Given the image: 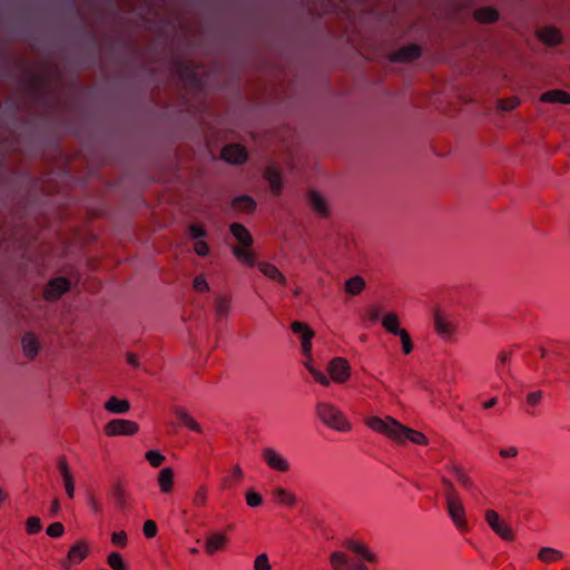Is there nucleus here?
Segmentation results:
<instances>
[{"mask_svg": "<svg viewBox=\"0 0 570 570\" xmlns=\"http://www.w3.org/2000/svg\"><path fill=\"white\" fill-rule=\"evenodd\" d=\"M366 425L397 443H403L406 440L420 445H426L429 443L428 438L423 433L401 424L391 416H386L385 419L371 416L366 420Z\"/></svg>", "mask_w": 570, "mask_h": 570, "instance_id": "nucleus-1", "label": "nucleus"}, {"mask_svg": "<svg viewBox=\"0 0 570 570\" xmlns=\"http://www.w3.org/2000/svg\"><path fill=\"white\" fill-rule=\"evenodd\" d=\"M232 235L237 239L242 247H234L233 254L234 256L243 264L248 266L255 265V258L252 252L248 248L253 245V237L248 229L239 224L233 223L229 227Z\"/></svg>", "mask_w": 570, "mask_h": 570, "instance_id": "nucleus-2", "label": "nucleus"}, {"mask_svg": "<svg viewBox=\"0 0 570 570\" xmlns=\"http://www.w3.org/2000/svg\"><path fill=\"white\" fill-rule=\"evenodd\" d=\"M316 414L318 419L331 429L340 432H347L351 430V424L345 415L337 407L330 403H317Z\"/></svg>", "mask_w": 570, "mask_h": 570, "instance_id": "nucleus-3", "label": "nucleus"}, {"mask_svg": "<svg viewBox=\"0 0 570 570\" xmlns=\"http://www.w3.org/2000/svg\"><path fill=\"white\" fill-rule=\"evenodd\" d=\"M139 426L136 422L125 419H114L105 425V432L109 436L126 435L130 436L137 433Z\"/></svg>", "mask_w": 570, "mask_h": 570, "instance_id": "nucleus-4", "label": "nucleus"}, {"mask_svg": "<svg viewBox=\"0 0 570 570\" xmlns=\"http://www.w3.org/2000/svg\"><path fill=\"white\" fill-rule=\"evenodd\" d=\"M446 510L452 522L461 532L469 531L468 522L465 519V509L461 499H450L446 501Z\"/></svg>", "mask_w": 570, "mask_h": 570, "instance_id": "nucleus-5", "label": "nucleus"}, {"mask_svg": "<svg viewBox=\"0 0 570 570\" xmlns=\"http://www.w3.org/2000/svg\"><path fill=\"white\" fill-rule=\"evenodd\" d=\"M485 520L489 527L495 532L501 539L505 541H511L514 538L513 531L507 524H504L499 514L494 510L485 511Z\"/></svg>", "mask_w": 570, "mask_h": 570, "instance_id": "nucleus-6", "label": "nucleus"}, {"mask_svg": "<svg viewBox=\"0 0 570 570\" xmlns=\"http://www.w3.org/2000/svg\"><path fill=\"white\" fill-rule=\"evenodd\" d=\"M262 456L266 464L275 471L287 472L289 470V462L287 459L273 448L263 449Z\"/></svg>", "mask_w": 570, "mask_h": 570, "instance_id": "nucleus-7", "label": "nucleus"}, {"mask_svg": "<svg viewBox=\"0 0 570 570\" xmlns=\"http://www.w3.org/2000/svg\"><path fill=\"white\" fill-rule=\"evenodd\" d=\"M328 373L335 382H345L350 376V365L345 358L335 357L328 364Z\"/></svg>", "mask_w": 570, "mask_h": 570, "instance_id": "nucleus-8", "label": "nucleus"}, {"mask_svg": "<svg viewBox=\"0 0 570 570\" xmlns=\"http://www.w3.org/2000/svg\"><path fill=\"white\" fill-rule=\"evenodd\" d=\"M70 288V283L65 277H56L51 279L45 291V297L48 301H56Z\"/></svg>", "mask_w": 570, "mask_h": 570, "instance_id": "nucleus-9", "label": "nucleus"}, {"mask_svg": "<svg viewBox=\"0 0 570 570\" xmlns=\"http://www.w3.org/2000/svg\"><path fill=\"white\" fill-rule=\"evenodd\" d=\"M222 157L229 164L240 165L246 161L247 151L238 144H230L223 148Z\"/></svg>", "mask_w": 570, "mask_h": 570, "instance_id": "nucleus-10", "label": "nucleus"}, {"mask_svg": "<svg viewBox=\"0 0 570 570\" xmlns=\"http://www.w3.org/2000/svg\"><path fill=\"white\" fill-rule=\"evenodd\" d=\"M434 327L444 341L451 340L456 330L455 325L439 312L434 315Z\"/></svg>", "mask_w": 570, "mask_h": 570, "instance_id": "nucleus-11", "label": "nucleus"}, {"mask_svg": "<svg viewBox=\"0 0 570 570\" xmlns=\"http://www.w3.org/2000/svg\"><path fill=\"white\" fill-rule=\"evenodd\" d=\"M421 48L417 45H409L400 48L393 53V60L397 62H410L421 57Z\"/></svg>", "mask_w": 570, "mask_h": 570, "instance_id": "nucleus-12", "label": "nucleus"}, {"mask_svg": "<svg viewBox=\"0 0 570 570\" xmlns=\"http://www.w3.org/2000/svg\"><path fill=\"white\" fill-rule=\"evenodd\" d=\"M87 557V546L83 542H77L68 552L67 559L62 562L65 568H70L71 564L81 562Z\"/></svg>", "mask_w": 570, "mask_h": 570, "instance_id": "nucleus-13", "label": "nucleus"}, {"mask_svg": "<svg viewBox=\"0 0 570 570\" xmlns=\"http://www.w3.org/2000/svg\"><path fill=\"white\" fill-rule=\"evenodd\" d=\"M264 177L268 181L272 193L274 195H279L283 189L281 171L274 166H268L265 170Z\"/></svg>", "mask_w": 570, "mask_h": 570, "instance_id": "nucleus-14", "label": "nucleus"}, {"mask_svg": "<svg viewBox=\"0 0 570 570\" xmlns=\"http://www.w3.org/2000/svg\"><path fill=\"white\" fill-rule=\"evenodd\" d=\"M307 198L309 206L317 215L321 217H326L328 215L327 204L318 193L315 190H309Z\"/></svg>", "mask_w": 570, "mask_h": 570, "instance_id": "nucleus-15", "label": "nucleus"}, {"mask_svg": "<svg viewBox=\"0 0 570 570\" xmlns=\"http://www.w3.org/2000/svg\"><path fill=\"white\" fill-rule=\"evenodd\" d=\"M22 351L27 357L33 358L39 352V341L32 333H26L21 340Z\"/></svg>", "mask_w": 570, "mask_h": 570, "instance_id": "nucleus-16", "label": "nucleus"}, {"mask_svg": "<svg viewBox=\"0 0 570 570\" xmlns=\"http://www.w3.org/2000/svg\"><path fill=\"white\" fill-rule=\"evenodd\" d=\"M541 101L568 105L570 104V94L560 89L549 90L542 94Z\"/></svg>", "mask_w": 570, "mask_h": 570, "instance_id": "nucleus-17", "label": "nucleus"}, {"mask_svg": "<svg viewBox=\"0 0 570 570\" xmlns=\"http://www.w3.org/2000/svg\"><path fill=\"white\" fill-rule=\"evenodd\" d=\"M105 409L115 414L127 413L130 409V404L127 400H121L116 396H111L106 403Z\"/></svg>", "mask_w": 570, "mask_h": 570, "instance_id": "nucleus-18", "label": "nucleus"}, {"mask_svg": "<svg viewBox=\"0 0 570 570\" xmlns=\"http://www.w3.org/2000/svg\"><path fill=\"white\" fill-rule=\"evenodd\" d=\"M227 537L223 533H214L209 535L205 543V549L208 554H214L216 551L224 548Z\"/></svg>", "mask_w": 570, "mask_h": 570, "instance_id": "nucleus-19", "label": "nucleus"}, {"mask_svg": "<svg viewBox=\"0 0 570 570\" xmlns=\"http://www.w3.org/2000/svg\"><path fill=\"white\" fill-rule=\"evenodd\" d=\"M344 546L350 551H352V552L363 557L364 560H366L368 562H374L375 561V556L372 552H370L366 549V547L363 546L362 543L348 540V541L345 542Z\"/></svg>", "mask_w": 570, "mask_h": 570, "instance_id": "nucleus-20", "label": "nucleus"}, {"mask_svg": "<svg viewBox=\"0 0 570 570\" xmlns=\"http://www.w3.org/2000/svg\"><path fill=\"white\" fill-rule=\"evenodd\" d=\"M538 558L542 562L552 563L563 558V553L551 547H543L538 552Z\"/></svg>", "mask_w": 570, "mask_h": 570, "instance_id": "nucleus-21", "label": "nucleus"}, {"mask_svg": "<svg viewBox=\"0 0 570 570\" xmlns=\"http://www.w3.org/2000/svg\"><path fill=\"white\" fill-rule=\"evenodd\" d=\"M539 38L549 46H556L561 41L560 32L551 27H544L539 32Z\"/></svg>", "mask_w": 570, "mask_h": 570, "instance_id": "nucleus-22", "label": "nucleus"}, {"mask_svg": "<svg viewBox=\"0 0 570 570\" xmlns=\"http://www.w3.org/2000/svg\"><path fill=\"white\" fill-rule=\"evenodd\" d=\"M174 482V471L171 468H165L159 472L158 484L161 492L167 493L171 490Z\"/></svg>", "mask_w": 570, "mask_h": 570, "instance_id": "nucleus-23", "label": "nucleus"}, {"mask_svg": "<svg viewBox=\"0 0 570 570\" xmlns=\"http://www.w3.org/2000/svg\"><path fill=\"white\" fill-rule=\"evenodd\" d=\"M344 287L346 293L351 295H358L365 288V281L363 277L356 275L345 281Z\"/></svg>", "mask_w": 570, "mask_h": 570, "instance_id": "nucleus-24", "label": "nucleus"}, {"mask_svg": "<svg viewBox=\"0 0 570 570\" xmlns=\"http://www.w3.org/2000/svg\"><path fill=\"white\" fill-rule=\"evenodd\" d=\"M382 325L384 326V328L393 334V335H399V333L401 331H404V328H401L400 327V322H399V317L395 313H389L386 314L383 318H382Z\"/></svg>", "mask_w": 570, "mask_h": 570, "instance_id": "nucleus-25", "label": "nucleus"}, {"mask_svg": "<svg viewBox=\"0 0 570 570\" xmlns=\"http://www.w3.org/2000/svg\"><path fill=\"white\" fill-rule=\"evenodd\" d=\"M233 207L242 212L252 213L256 208V203L250 196L243 195L234 198Z\"/></svg>", "mask_w": 570, "mask_h": 570, "instance_id": "nucleus-26", "label": "nucleus"}, {"mask_svg": "<svg viewBox=\"0 0 570 570\" xmlns=\"http://www.w3.org/2000/svg\"><path fill=\"white\" fill-rule=\"evenodd\" d=\"M259 271L268 278L279 282L281 284L286 283L285 276L278 271L276 266L269 263H263L259 265Z\"/></svg>", "mask_w": 570, "mask_h": 570, "instance_id": "nucleus-27", "label": "nucleus"}, {"mask_svg": "<svg viewBox=\"0 0 570 570\" xmlns=\"http://www.w3.org/2000/svg\"><path fill=\"white\" fill-rule=\"evenodd\" d=\"M474 18L480 22L490 23L498 20L499 13L493 8H480L475 10Z\"/></svg>", "mask_w": 570, "mask_h": 570, "instance_id": "nucleus-28", "label": "nucleus"}, {"mask_svg": "<svg viewBox=\"0 0 570 570\" xmlns=\"http://www.w3.org/2000/svg\"><path fill=\"white\" fill-rule=\"evenodd\" d=\"M509 364H510V354L504 351L500 352L498 355V363H497L495 370L501 380H504L505 373L511 375Z\"/></svg>", "mask_w": 570, "mask_h": 570, "instance_id": "nucleus-29", "label": "nucleus"}, {"mask_svg": "<svg viewBox=\"0 0 570 570\" xmlns=\"http://www.w3.org/2000/svg\"><path fill=\"white\" fill-rule=\"evenodd\" d=\"M274 498L277 502L289 505V507H292L296 503V497L292 493H288L283 488H277L274 490Z\"/></svg>", "mask_w": 570, "mask_h": 570, "instance_id": "nucleus-30", "label": "nucleus"}, {"mask_svg": "<svg viewBox=\"0 0 570 570\" xmlns=\"http://www.w3.org/2000/svg\"><path fill=\"white\" fill-rule=\"evenodd\" d=\"M330 562L334 570H345L348 559L345 553L335 551L331 554Z\"/></svg>", "mask_w": 570, "mask_h": 570, "instance_id": "nucleus-31", "label": "nucleus"}, {"mask_svg": "<svg viewBox=\"0 0 570 570\" xmlns=\"http://www.w3.org/2000/svg\"><path fill=\"white\" fill-rule=\"evenodd\" d=\"M451 470L453 471L456 480L461 483L462 487H464L468 491L474 490V483L462 469L453 466Z\"/></svg>", "mask_w": 570, "mask_h": 570, "instance_id": "nucleus-32", "label": "nucleus"}, {"mask_svg": "<svg viewBox=\"0 0 570 570\" xmlns=\"http://www.w3.org/2000/svg\"><path fill=\"white\" fill-rule=\"evenodd\" d=\"M229 312V298L219 296L215 302V313L218 318L225 317Z\"/></svg>", "mask_w": 570, "mask_h": 570, "instance_id": "nucleus-33", "label": "nucleus"}, {"mask_svg": "<svg viewBox=\"0 0 570 570\" xmlns=\"http://www.w3.org/2000/svg\"><path fill=\"white\" fill-rule=\"evenodd\" d=\"M107 563L114 570H128L126 562L118 552H111L107 558Z\"/></svg>", "mask_w": 570, "mask_h": 570, "instance_id": "nucleus-34", "label": "nucleus"}, {"mask_svg": "<svg viewBox=\"0 0 570 570\" xmlns=\"http://www.w3.org/2000/svg\"><path fill=\"white\" fill-rule=\"evenodd\" d=\"M146 460L150 463L151 466L158 468L165 461V456L156 450H149L145 454Z\"/></svg>", "mask_w": 570, "mask_h": 570, "instance_id": "nucleus-35", "label": "nucleus"}, {"mask_svg": "<svg viewBox=\"0 0 570 570\" xmlns=\"http://www.w3.org/2000/svg\"><path fill=\"white\" fill-rule=\"evenodd\" d=\"M26 527H27V532L29 534H36L41 530L42 523H41L40 518L30 517L26 522Z\"/></svg>", "mask_w": 570, "mask_h": 570, "instance_id": "nucleus-36", "label": "nucleus"}, {"mask_svg": "<svg viewBox=\"0 0 570 570\" xmlns=\"http://www.w3.org/2000/svg\"><path fill=\"white\" fill-rule=\"evenodd\" d=\"M401 342H402V351L404 354H410L413 351V343L410 334L404 330L399 333Z\"/></svg>", "mask_w": 570, "mask_h": 570, "instance_id": "nucleus-37", "label": "nucleus"}, {"mask_svg": "<svg viewBox=\"0 0 570 570\" xmlns=\"http://www.w3.org/2000/svg\"><path fill=\"white\" fill-rule=\"evenodd\" d=\"M314 336V333H305V336L302 337L301 345H302V352L305 356L311 358L312 354V338Z\"/></svg>", "mask_w": 570, "mask_h": 570, "instance_id": "nucleus-38", "label": "nucleus"}, {"mask_svg": "<svg viewBox=\"0 0 570 570\" xmlns=\"http://www.w3.org/2000/svg\"><path fill=\"white\" fill-rule=\"evenodd\" d=\"M58 468L63 479V483H67L68 481H73L72 474L69 470L66 459L62 458L59 460Z\"/></svg>", "mask_w": 570, "mask_h": 570, "instance_id": "nucleus-39", "label": "nucleus"}, {"mask_svg": "<svg viewBox=\"0 0 570 570\" xmlns=\"http://www.w3.org/2000/svg\"><path fill=\"white\" fill-rule=\"evenodd\" d=\"M58 468L63 479V483H67L68 481H73L72 474L69 470L66 459L62 458L59 460Z\"/></svg>", "mask_w": 570, "mask_h": 570, "instance_id": "nucleus-40", "label": "nucleus"}, {"mask_svg": "<svg viewBox=\"0 0 570 570\" xmlns=\"http://www.w3.org/2000/svg\"><path fill=\"white\" fill-rule=\"evenodd\" d=\"M58 468L63 479V483H67L68 481H73L72 474L69 470L66 459L62 458L59 460Z\"/></svg>", "mask_w": 570, "mask_h": 570, "instance_id": "nucleus-41", "label": "nucleus"}, {"mask_svg": "<svg viewBox=\"0 0 570 570\" xmlns=\"http://www.w3.org/2000/svg\"><path fill=\"white\" fill-rule=\"evenodd\" d=\"M63 531L65 527L61 522H53L46 530L47 534L52 538L61 537L63 534Z\"/></svg>", "mask_w": 570, "mask_h": 570, "instance_id": "nucleus-42", "label": "nucleus"}, {"mask_svg": "<svg viewBox=\"0 0 570 570\" xmlns=\"http://www.w3.org/2000/svg\"><path fill=\"white\" fill-rule=\"evenodd\" d=\"M291 328L295 334L299 335L301 338L305 336V333H314L305 323L297 321L292 323Z\"/></svg>", "mask_w": 570, "mask_h": 570, "instance_id": "nucleus-43", "label": "nucleus"}, {"mask_svg": "<svg viewBox=\"0 0 570 570\" xmlns=\"http://www.w3.org/2000/svg\"><path fill=\"white\" fill-rule=\"evenodd\" d=\"M519 104H520L519 98L511 97L507 100H500L499 108L503 111H510V110H513L514 108H517L519 106Z\"/></svg>", "mask_w": 570, "mask_h": 570, "instance_id": "nucleus-44", "label": "nucleus"}, {"mask_svg": "<svg viewBox=\"0 0 570 570\" xmlns=\"http://www.w3.org/2000/svg\"><path fill=\"white\" fill-rule=\"evenodd\" d=\"M254 569L255 570H271V564H269L267 554L262 553L258 557H256L255 562H254Z\"/></svg>", "mask_w": 570, "mask_h": 570, "instance_id": "nucleus-45", "label": "nucleus"}, {"mask_svg": "<svg viewBox=\"0 0 570 570\" xmlns=\"http://www.w3.org/2000/svg\"><path fill=\"white\" fill-rule=\"evenodd\" d=\"M263 502V499H262V495L257 492H254V491H248L246 493V503L252 507V508H256L258 505H261Z\"/></svg>", "mask_w": 570, "mask_h": 570, "instance_id": "nucleus-46", "label": "nucleus"}, {"mask_svg": "<svg viewBox=\"0 0 570 570\" xmlns=\"http://www.w3.org/2000/svg\"><path fill=\"white\" fill-rule=\"evenodd\" d=\"M142 531H144V534L146 538H148V539L154 538L158 531L156 522L153 520H147L144 523Z\"/></svg>", "mask_w": 570, "mask_h": 570, "instance_id": "nucleus-47", "label": "nucleus"}, {"mask_svg": "<svg viewBox=\"0 0 570 570\" xmlns=\"http://www.w3.org/2000/svg\"><path fill=\"white\" fill-rule=\"evenodd\" d=\"M206 501H207V491H206V488L205 487H200L194 499H193V502L195 505H198V507H204L206 504Z\"/></svg>", "mask_w": 570, "mask_h": 570, "instance_id": "nucleus-48", "label": "nucleus"}, {"mask_svg": "<svg viewBox=\"0 0 570 570\" xmlns=\"http://www.w3.org/2000/svg\"><path fill=\"white\" fill-rule=\"evenodd\" d=\"M442 483L443 485L445 487V498H446V501L450 500V499H460L458 492L455 491L452 482L445 478L442 479Z\"/></svg>", "mask_w": 570, "mask_h": 570, "instance_id": "nucleus-49", "label": "nucleus"}, {"mask_svg": "<svg viewBox=\"0 0 570 570\" xmlns=\"http://www.w3.org/2000/svg\"><path fill=\"white\" fill-rule=\"evenodd\" d=\"M194 288L197 291V292H207L209 291V285L207 283V281L205 279V277L203 275H198L195 277L194 279Z\"/></svg>", "mask_w": 570, "mask_h": 570, "instance_id": "nucleus-50", "label": "nucleus"}, {"mask_svg": "<svg viewBox=\"0 0 570 570\" xmlns=\"http://www.w3.org/2000/svg\"><path fill=\"white\" fill-rule=\"evenodd\" d=\"M309 373L312 374V376L322 385L324 386H327L330 385V380L328 377L322 373L321 371L314 368V367H309Z\"/></svg>", "mask_w": 570, "mask_h": 570, "instance_id": "nucleus-51", "label": "nucleus"}, {"mask_svg": "<svg viewBox=\"0 0 570 570\" xmlns=\"http://www.w3.org/2000/svg\"><path fill=\"white\" fill-rule=\"evenodd\" d=\"M189 232L191 238L197 239V242L202 240V238L206 236V230L198 225H191Z\"/></svg>", "mask_w": 570, "mask_h": 570, "instance_id": "nucleus-52", "label": "nucleus"}, {"mask_svg": "<svg viewBox=\"0 0 570 570\" xmlns=\"http://www.w3.org/2000/svg\"><path fill=\"white\" fill-rule=\"evenodd\" d=\"M111 541H112V543H115L117 546L125 547L126 546V541H127L126 532H124V531L114 532L112 535H111Z\"/></svg>", "mask_w": 570, "mask_h": 570, "instance_id": "nucleus-53", "label": "nucleus"}, {"mask_svg": "<svg viewBox=\"0 0 570 570\" xmlns=\"http://www.w3.org/2000/svg\"><path fill=\"white\" fill-rule=\"evenodd\" d=\"M177 70L179 72L180 77H185V76H187V73H191L190 75L191 78H195V75L193 73L190 65L188 62L178 61L177 62Z\"/></svg>", "mask_w": 570, "mask_h": 570, "instance_id": "nucleus-54", "label": "nucleus"}, {"mask_svg": "<svg viewBox=\"0 0 570 570\" xmlns=\"http://www.w3.org/2000/svg\"><path fill=\"white\" fill-rule=\"evenodd\" d=\"M114 497L117 501V503L119 504V507L124 508L125 507V503H126V500H125V492L124 490L120 488V485H115L114 488Z\"/></svg>", "mask_w": 570, "mask_h": 570, "instance_id": "nucleus-55", "label": "nucleus"}, {"mask_svg": "<svg viewBox=\"0 0 570 570\" xmlns=\"http://www.w3.org/2000/svg\"><path fill=\"white\" fill-rule=\"evenodd\" d=\"M195 252L199 256H206L208 254V252H209V247H208L206 242L198 240L195 244Z\"/></svg>", "mask_w": 570, "mask_h": 570, "instance_id": "nucleus-56", "label": "nucleus"}, {"mask_svg": "<svg viewBox=\"0 0 570 570\" xmlns=\"http://www.w3.org/2000/svg\"><path fill=\"white\" fill-rule=\"evenodd\" d=\"M542 391H534V392H531L527 395V402L530 404V405H537L540 401H541V397H542Z\"/></svg>", "mask_w": 570, "mask_h": 570, "instance_id": "nucleus-57", "label": "nucleus"}, {"mask_svg": "<svg viewBox=\"0 0 570 570\" xmlns=\"http://www.w3.org/2000/svg\"><path fill=\"white\" fill-rule=\"evenodd\" d=\"M175 415L177 419L185 425L186 422L189 420L190 415L185 411L184 409L177 407L174 410Z\"/></svg>", "mask_w": 570, "mask_h": 570, "instance_id": "nucleus-58", "label": "nucleus"}, {"mask_svg": "<svg viewBox=\"0 0 570 570\" xmlns=\"http://www.w3.org/2000/svg\"><path fill=\"white\" fill-rule=\"evenodd\" d=\"M185 425L194 432H197V433L203 432L200 424L197 421H195L191 416L189 417V420L186 422Z\"/></svg>", "mask_w": 570, "mask_h": 570, "instance_id": "nucleus-59", "label": "nucleus"}, {"mask_svg": "<svg viewBox=\"0 0 570 570\" xmlns=\"http://www.w3.org/2000/svg\"><path fill=\"white\" fill-rule=\"evenodd\" d=\"M499 453L502 458H512L518 454V449L514 446H511L509 449H501Z\"/></svg>", "mask_w": 570, "mask_h": 570, "instance_id": "nucleus-60", "label": "nucleus"}, {"mask_svg": "<svg viewBox=\"0 0 570 570\" xmlns=\"http://www.w3.org/2000/svg\"><path fill=\"white\" fill-rule=\"evenodd\" d=\"M89 505L95 513H100L102 510L101 504L94 497L89 498Z\"/></svg>", "mask_w": 570, "mask_h": 570, "instance_id": "nucleus-61", "label": "nucleus"}, {"mask_svg": "<svg viewBox=\"0 0 570 570\" xmlns=\"http://www.w3.org/2000/svg\"><path fill=\"white\" fill-rule=\"evenodd\" d=\"M127 362H128L131 366H134V367H136V368H139V367H140L139 361H138L137 356H136L134 353H128V354H127Z\"/></svg>", "mask_w": 570, "mask_h": 570, "instance_id": "nucleus-62", "label": "nucleus"}, {"mask_svg": "<svg viewBox=\"0 0 570 570\" xmlns=\"http://www.w3.org/2000/svg\"><path fill=\"white\" fill-rule=\"evenodd\" d=\"M381 317V313L379 311V308H372L370 309L368 312V320L373 323L377 322Z\"/></svg>", "mask_w": 570, "mask_h": 570, "instance_id": "nucleus-63", "label": "nucleus"}, {"mask_svg": "<svg viewBox=\"0 0 570 570\" xmlns=\"http://www.w3.org/2000/svg\"><path fill=\"white\" fill-rule=\"evenodd\" d=\"M65 490H66V493L69 498H73L75 495V482L73 481H68L67 483H65Z\"/></svg>", "mask_w": 570, "mask_h": 570, "instance_id": "nucleus-64", "label": "nucleus"}]
</instances>
